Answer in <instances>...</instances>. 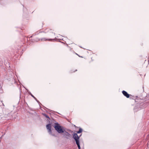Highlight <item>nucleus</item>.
Returning <instances> with one entry per match:
<instances>
[{"label":"nucleus","mask_w":149,"mask_h":149,"mask_svg":"<svg viewBox=\"0 0 149 149\" xmlns=\"http://www.w3.org/2000/svg\"><path fill=\"white\" fill-rule=\"evenodd\" d=\"M42 115L47 118V122L48 123L46 125V128L48 131V132L49 134L52 136L54 137H57V135L56 134V132L54 129H51V126L52 123L50 122V118L45 113H42Z\"/></svg>","instance_id":"nucleus-1"},{"label":"nucleus","mask_w":149,"mask_h":149,"mask_svg":"<svg viewBox=\"0 0 149 149\" xmlns=\"http://www.w3.org/2000/svg\"><path fill=\"white\" fill-rule=\"evenodd\" d=\"M54 127L55 130L59 134H61L63 132L64 130L65 129L64 127L61 126L58 122L54 123Z\"/></svg>","instance_id":"nucleus-2"},{"label":"nucleus","mask_w":149,"mask_h":149,"mask_svg":"<svg viewBox=\"0 0 149 149\" xmlns=\"http://www.w3.org/2000/svg\"><path fill=\"white\" fill-rule=\"evenodd\" d=\"M149 99V93L148 95H147L146 96V97L143 99V98L142 99L140 98V104L141 107V109H144L148 105V103L147 102L144 103L143 102V101L144 100H147Z\"/></svg>","instance_id":"nucleus-3"},{"label":"nucleus","mask_w":149,"mask_h":149,"mask_svg":"<svg viewBox=\"0 0 149 149\" xmlns=\"http://www.w3.org/2000/svg\"><path fill=\"white\" fill-rule=\"evenodd\" d=\"M63 130V132L60 134L63 135V137L66 138L67 139H69L71 136V134L67 132L65 129Z\"/></svg>","instance_id":"nucleus-4"},{"label":"nucleus","mask_w":149,"mask_h":149,"mask_svg":"<svg viewBox=\"0 0 149 149\" xmlns=\"http://www.w3.org/2000/svg\"><path fill=\"white\" fill-rule=\"evenodd\" d=\"M136 102L135 106L134 108V110L135 112H137L141 109L140 104V100L138 101V102Z\"/></svg>","instance_id":"nucleus-5"},{"label":"nucleus","mask_w":149,"mask_h":149,"mask_svg":"<svg viewBox=\"0 0 149 149\" xmlns=\"http://www.w3.org/2000/svg\"><path fill=\"white\" fill-rule=\"evenodd\" d=\"M81 135L82 134H81L79 136H78L77 133L74 132L73 134L72 138L74 139L75 141H76L77 140H78L79 141H80L79 139L80 137L81 136Z\"/></svg>","instance_id":"nucleus-6"},{"label":"nucleus","mask_w":149,"mask_h":149,"mask_svg":"<svg viewBox=\"0 0 149 149\" xmlns=\"http://www.w3.org/2000/svg\"><path fill=\"white\" fill-rule=\"evenodd\" d=\"M129 98L130 99L134 100L135 102H138V101L140 100L139 98L137 96H135L131 95Z\"/></svg>","instance_id":"nucleus-7"},{"label":"nucleus","mask_w":149,"mask_h":149,"mask_svg":"<svg viewBox=\"0 0 149 149\" xmlns=\"http://www.w3.org/2000/svg\"><path fill=\"white\" fill-rule=\"evenodd\" d=\"M122 93L123 95L127 98H129L131 95L129 94L126 91H123Z\"/></svg>","instance_id":"nucleus-8"},{"label":"nucleus","mask_w":149,"mask_h":149,"mask_svg":"<svg viewBox=\"0 0 149 149\" xmlns=\"http://www.w3.org/2000/svg\"><path fill=\"white\" fill-rule=\"evenodd\" d=\"M29 94V95H31L32 97L36 100V101L39 104L40 107H41V106H40V104L42 105L41 103L37 99V98L35 97L33 95H32V94L30 92H28Z\"/></svg>","instance_id":"nucleus-9"},{"label":"nucleus","mask_w":149,"mask_h":149,"mask_svg":"<svg viewBox=\"0 0 149 149\" xmlns=\"http://www.w3.org/2000/svg\"><path fill=\"white\" fill-rule=\"evenodd\" d=\"M55 40V39H46L45 38H43L41 39V40L42 41H45L48 40L49 41H52Z\"/></svg>","instance_id":"nucleus-10"},{"label":"nucleus","mask_w":149,"mask_h":149,"mask_svg":"<svg viewBox=\"0 0 149 149\" xmlns=\"http://www.w3.org/2000/svg\"><path fill=\"white\" fill-rule=\"evenodd\" d=\"M75 142L77 146L78 149H81L80 141H79L78 140H77L76 141H75Z\"/></svg>","instance_id":"nucleus-11"},{"label":"nucleus","mask_w":149,"mask_h":149,"mask_svg":"<svg viewBox=\"0 0 149 149\" xmlns=\"http://www.w3.org/2000/svg\"><path fill=\"white\" fill-rule=\"evenodd\" d=\"M22 6L23 7V12L24 15L25 14V15L27 14V13L26 12L27 10V9L26 8H24V6L23 5H22Z\"/></svg>","instance_id":"nucleus-12"},{"label":"nucleus","mask_w":149,"mask_h":149,"mask_svg":"<svg viewBox=\"0 0 149 149\" xmlns=\"http://www.w3.org/2000/svg\"><path fill=\"white\" fill-rule=\"evenodd\" d=\"M11 79H12L13 80H14V83H15V84H16L17 83V82H16V81L15 80V79L14 78V77L12 75H11V78H10V79H9V80L10 81Z\"/></svg>","instance_id":"nucleus-13"},{"label":"nucleus","mask_w":149,"mask_h":149,"mask_svg":"<svg viewBox=\"0 0 149 149\" xmlns=\"http://www.w3.org/2000/svg\"><path fill=\"white\" fill-rule=\"evenodd\" d=\"M82 131H83V129L81 128H80L79 129V130L76 131V132H77L76 133H77V134H80V133H81L82 132Z\"/></svg>","instance_id":"nucleus-14"},{"label":"nucleus","mask_w":149,"mask_h":149,"mask_svg":"<svg viewBox=\"0 0 149 149\" xmlns=\"http://www.w3.org/2000/svg\"><path fill=\"white\" fill-rule=\"evenodd\" d=\"M45 107V109H48L49 110V111L50 112H51V111H52V110H50V109H47V108H46V107Z\"/></svg>","instance_id":"nucleus-15"},{"label":"nucleus","mask_w":149,"mask_h":149,"mask_svg":"<svg viewBox=\"0 0 149 149\" xmlns=\"http://www.w3.org/2000/svg\"><path fill=\"white\" fill-rule=\"evenodd\" d=\"M147 137L148 138H149V134L147 135Z\"/></svg>","instance_id":"nucleus-16"},{"label":"nucleus","mask_w":149,"mask_h":149,"mask_svg":"<svg viewBox=\"0 0 149 149\" xmlns=\"http://www.w3.org/2000/svg\"><path fill=\"white\" fill-rule=\"evenodd\" d=\"M77 71V70H76L74 71L73 72H76V71Z\"/></svg>","instance_id":"nucleus-17"},{"label":"nucleus","mask_w":149,"mask_h":149,"mask_svg":"<svg viewBox=\"0 0 149 149\" xmlns=\"http://www.w3.org/2000/svg\"><path fill=\"white\" fill-rule=\"evenodd\" d=\"M147 144L148 145L149 144V141H148V143H147Z\"/></svg>","instance_id":"nucleus-18"},{"label":"nucleus","mask_w":149,"mask_h":149,"mask_svg":"<svg viewBox=\"0 0 149 149\" xmlns=\"http://www.w3.org/2000/svg\"><path fill=\"white\" fill-rule=\"evenodd\" d=\"M77 54V55H78L79 56V57H80L81 56H79V55H78L77 54Z\"/></svg>","instance_id":"nucleus-19"},{"label":"nucleus","mask_w":149,"mask_h":149,"mask_svg":"<svg viewBox=\"0 0 149 149\" xmlns=\"http://www.w3.org/2000/svg\"><path fill=\"white\" fill-rule=\"evenodd\" d=\"M70 131H71V132H73V131H72L71 130H70Z\"/></svg>","instance_id":"nucleus-20"},{"label":"nucleus","mask_w":149,"mask_h":149,"mask_svg":"<svg viewBox=\"0 0 149 149\" xmlns=\"http://www.w3.org/2000/svg\"><path fill=\"white\" fill-rule=\"evenodd\" d=\"M59 41V42H62V43H63V42H62L61 41Z\"/></svg>","instance_id":"nucleus-21"},{"label":"nucleus","mask_w":149,"mask_h":149,"mask_svg":"<svg viewBox=\"0 0 149 149\" xmlns=\"http://www.w3.org/2000/svg\"><path fill=\"white\" fill-rule=\"evenodd\" d=\"M79 47H80L81 48H82V47H81L79 46Z\"/></svg>","instance_id":"nucleus-22"},{"label":"nucleus","mask_w":149,"mask_h":149,"mask_svg":"<svg viewBox=\"0 0 149 149\" xmlns=\"http://www.w3.org/2000/svg\"><path fill=\"white\" fill-rule=\"evenodd\" d=\"M58 113V114H60V113Z\"/></svg>","instance_id":"nucleus-23"},{"label":"nucleus","mask_w":149,"mask_h":149,"mask_svg":"<svg viewBox=\"0 0 149 149\" xmlns=\"http://www.w3.org/2000/svg\"><path fill=\"white\" fill-rule=\"evenodd\" d=\"M80 57H81V58H82V57H82V56H80Z\"/></svg>","instance_id":"nucleus-24"},{"label":"nucleus","mask_w":149,"mask_h":149,"mask_svg":"<svg viewBox=\"0 0 149 149\" xmlns=\"http://www.w3.org/2000/svg\"><path fill=\"white\" fill-rule=\"evenodd\" d=\"M145 130H146V129H144V131H145Z\"/></svg>","instance_id":"nucleus-25"},{"label":"nucleus","mask_w":149,"mask_h":149,"mask_svg":"<svg viewBox=\"0 0 149 149\" xmlns=\"http://www.w3.org/2000/svg\"><path fill=\"white\" fill-rule=\"evenodd\" d=\"M147 129H147L146 130V132L147 131Z\"/></svg>","instance_id":"nucleus-26"},{"label":"nucleus","mask_w":149,"mask_h":149,"mask_svg":"<svg viewBox=\"0 0 149 149\" xmlns=\"http://www.w3.org/2000/svg\"><path fill=\"white\" fill-rule=\"evenodd\" d=\"M36 34H35L34 35H36Z\"/></svg>","instance_id":"nucleus-27"},{"label":"nucleus","mask_w":149,"mask_h":149,"mask_svg":"<svg viewBox=\"0 0 149 149\" xmlns=\"http://www.w3.org/2000/svg\"><path fill=\"white\" fill-rule=\"evenodd\" d=\"M1 93H2V92H1Z\"/></svg>","instance_id":"nucleus-28"}]
</instances>
